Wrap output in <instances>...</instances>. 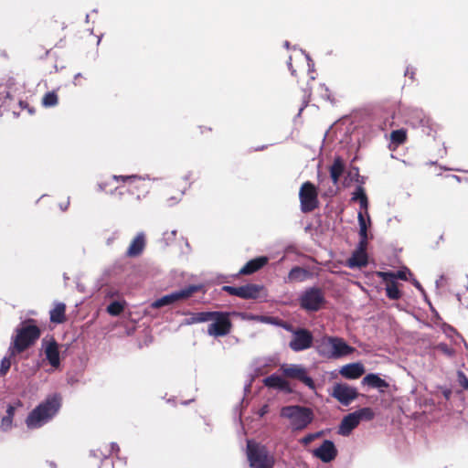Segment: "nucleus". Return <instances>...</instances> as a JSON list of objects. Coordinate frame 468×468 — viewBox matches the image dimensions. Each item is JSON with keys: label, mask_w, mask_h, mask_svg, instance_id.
I'll list each match as a JSON object with an SVG mask.
<instances>
[{"label": "nucleus", "mask_w": 468, "mask_h": 468, "mask_svg": "<svg viewBox=\"0 0 468 468\" xmlns=\"http://www.w3.org/2000/svg\"><path fill=\"white\" fill-rule=\"evenodd\" d=\"M318 355L327 359H338L353 354L356 349L342 337L324 335L315 342Z\"/></svg>", "instance_id": "f257e3e1"}, {"label": "nucleus", "mask_w": 468, "mask_h": 468, "mask_svg": "<svg viewBox=\"0 0 468 468\" xmlns=\"http://www.w3.org/2000/svg\"><path fill=\"white\" fill-rule=\"evenodd\" d=\"M60 398L57 395L48 398L37 406L27 417L26 424L29 429H37L48 423L58 411Z\"/></svg>", "instance_id": "f03ea898"}, {"label": "nucleus", "mask_w": 468, "mask_h": 468, "mask_svg": "<svg viewBox=\"0 0 468 468\" xmlns=\"http://www.w3.org/2000/svg\"><path fill=\"white\" fill-rule=\"evenodd\" d=\"M112 179L116 182L122 181L127 184V188L117 186L115 191L122 196L126 192L134 197L136 201L144 198L150 192L152 183L149 178L137 176H113Z\"/></svg>", "instance_id": "7ed1b4c3"}, {"label": "nucleus", "mask_w": 468, "mask_h": 468, "mask_svg": "<svg viewBox=\"0 0 468 468\" xmlns=\"http://www.w3.org/2000/svg\"><path fill=\"white\" fill-rule=\"evenodd\" d=\"M40 335V329L35 324H23L17 328L9 347L10 356H15L25 352L35 345Z\"/></svg>", "instance_id": "20e7f679"}, {"label": "nucleus", "mask_w": 468, "mask_h": 468, "mask_svg": "<svg viewBox=\"0 0 468 468\" xmlns=\"http://www.w3.org/2000/svg\"><path fill=\"white\" fill-rule=\"evenodd\" d=\"M280 416L290 420L291 428L294 431L304 430L314 420L313 410L299 405L282 407Z\"/></svg>", "instance_id": "39448f33"}, {"label": "nucleus", "mask_w": 468, "mask_h": 468, "mask_svg": "<svg viewBox=\"0 0 468 468\" xmlns=\"http://www.w3.org/2000/svg\"><path fill=\"white\" fill-rule=\"evenodd\" d=\"M247 457L251 468H273L275 457L265 445L247 442Z\"/></svg>", "instance_id": "423d86ee"}, {"label": "nucleus", "mask_w": 468, "mask_h": 468, "mask_svg": "<svg viewBox=\"0 0 468 468\" xmlns=\"http://www.w3.org/2000/svg\"><path fill=\"white\" fill-rule=\"evenodd\" d=\"M222 290L229 295L237 296L244 300H259L265 298L267 295L265 287L256 283H247L239 287L224 285Z\"/></svg>", "instance_id": "0eeeda50"}, {"label": "nucleus", "mask_w": 468, "mask_h": 468, "mask_svg": "<svg viewBox=\"0 0 468 468\" xmlns=\"http://www.w3.org/2000/svg\"><path fill=\"white\" fill-rule=\"evenodd\" d=\"M211 322L207 326V334L214 337L225 336L229 335L232 329V322L229 313L227 312H211Z\"/></svg>", "instance_id": "6e6552de"}, {"label": "nucleus", "mask_w": 468, "mask_h": 468, "mask_svg": "<svg viewBox=\"0 0 468 468\" xmlns=\"http://www.w3.org/2000/svg\"><path fill=\"white\" fill-rule=\"evenodd\" d=\"M301 211L310 213L319 207L318 190L310 181L302 184L299 190Z\"/></svg>", "instance_id": "1a4fd4ad"}, {"label": "nucleus", "mask_w": 468, "mask_h": 468, "mask_svg": "<svg viewBox=\"0 0 468 468\" xmlns=\"http://www.w3.org/2000/svg\"><path fill=\"white\" fill-rule=\"evenodd\" d=\"M324 303V292L318 287H311L305 290L300 297V306L308 312L319 311Z\"/></svg>", "instance_id": "9d476101"}, {"label": "nucleus", "mask_w": 468, "mask_h": 468, "mask_svg": "<svg viewBox=\"0 0 468 468\" xmlns=\"http://www.w3.org/2000/svg\"><path fill=\"white\" fill-rule=\"evenodd\" d=\"M292 339L289 347L294 352H300L310 348L313 346L314 335L305 328L292 329Z\"/></svg>", "instance_id": "9b49d317"}, {"label": "nucleus", "mask_w": 468, "mask_h": 468, "mask_svg": "<svg viewBox=\"0 0 468 468\" xmlns=\"http://www.w3.org/2000/svg\"><path fill=\"white\" fill-rule=\"evenodd\" d=\"M284 377L292 379H297L303 383L305 386L310 388L311 389L315 388V384L314 379L308 376L307 370L302 365L290 364L283 365L281 367Z\"/></svg>", "instance_id": "f8f14e48"}, {"label": "nucleus", "mask_w": 468, "mask_h": 468, "mask_svg": "<svg viewBox=\"0 0 468 468\" xmlns=\"http://www.w3.org/2000/svg\"><path fill=\"white\" fill-rule=\"evenodd\" d=\"M200 289V286L197 285H189L180 291L174 292L170 294H166L157 300H155L152 303V307L160 308L165 305L172 304L177 301L187 299L192 296L193 293L197 292Z\"/></svg>", "instance_id": "ddd939ff"}, {"label": "nucleus", "mask_w": 468, "mask_h": 468, "mask_svg": "<svg viewBox=\"0 0 468 468\" xmlns=\"http://www.w3.org/2000/svg\"><path fill=\"white\" fill-rule=\"evenodd\" d=\"M333 397L335 398L340 403L347 406L353 401L358 395L356 388L346 384H336L334 387Z\"/></svg>", "instance_id": "4468645a"}, {"label": "nucleus", "mask_w": 468, "mask_h": 468, "mask_svg": "<svg viewBox=\"0 0 468 468\" xmlns=\"http://www.w3.org/2000/svg\"><path fill=\"white\" fill-rule=\"evenodd\" d=\"M313 455L323 463H330L337 456V449L330 440H324L320 447L313 451Z\"/></svg>", "instance_id": "2eb2a0df"}, {"label": "nucleus", "mask_w": 468, "mask_h": 468, "mask_svg": "<svg viewBox=\"0 0 468 468\" xmlns=\"http://www.w3.org/2000/svg\"><path fill=\"white\" fill-rule=\"evenodd\" d=\"M410 122L413 127L420 128L421 132L426 135H431L435 132L434 123L431 119L422 112H414L410 116Z\"/></svg>", "instance_id": "dca6fc26"}, {"label": "nucleus", "mask_w": 468, "mask_h": 468, "mask_svg": "<svg viewBox=\"0 0 468 468\" xmlns=\"http://www.w3.org/2000/svg\"><path fill=\"white\" fill-rule=\"evenodd\" d=\"M146 246L145 235L143 232H139L131 241L127 250L126 256L134 258L140 256L144 250Z\"/></svg>", "instance_id": "f3484780"}, {"label": "nucleus", "mask_w": 468, "mask_h": 468, "mask_svg": "<svg viewBox=\"0 0 468 468\" xmlns=\"http://www.w3.org/2000/svg\"><path fill=\"white\" fill-rule=\"evenodd\" d=\"M269 261L268 257L260 256L249 261L239 271L240 275L252 274L263 268Z\"/></svg>", "instance_id": "a211bd4d"}, {"label": "nucleus", "mask_w": 468, "mask_h": 468, "mask_svg": "<svg viewBox=\"0 0 468 468\" xmlns=\"http://www.w3.org/2000/svg\"><path fill=\"white\" fill-rule=\"evenodd\" d=\"M45 355L48 363L58 368L60 365L58 345L55 339H51L45 346Z\"/></svg>", "instance_id": "6ab92c4d"}, {"label": "nucleus", "mask_w": 468, "mask_h": 468, "mask_svg": "<svg viewBox=\"0 0 468 468\" xmlns=\"http://www.w3.org/2000/svg\"><path fill=\"white\" fill-rule=\"evenodd\" d=\"M364 372V366L360 363L347 364L340 369V374L347 379H356L360 378Z\"/></svg>", "instance_id": "aec40b11"}, {"label": "nucleus", "mask_w": 468, "mask_h": 468, "mask_svg": "<svg viewBox=\"0 0 468 468\" xmlns=\"http://www.w3.org/2000/svg\"><path fill=\"white\" fill-rule=\"evenodd\" d=\"M359 422L358 417L355 412L345 416L339 426V433L344 436L348 435Z\"/></svg>", "instance_id": "412c9836"}, {"label": "nucleus", "mask_w": 468, "mask_h": 468, "mask_svg": "<svg viewBox=\"0 0 468 468\" xmlns=\"http://www.w3.org/2000/svg\"><path fill=\"white\" fill-rule=\"evenodd\" d=\"M264 385L268 388H278L281 390H290V384L281 376L272 374L263 380Z\"/></svg>", "instance_id": "4be33fe9"}, {"label": "nucleus", "mask_w": 468, "mask_h": 468, "mask_svg": "<svg viewBox=\"0 0 468 468\" xmlns=\"http://www.w3.org/2000/svg\"><path fill=\"white\" fill-rule=\"evenodd\" d=\"M345 171V163L340 156L334 159L332 165L329 168L330 177L334 185H337L341 176Z\"/></svg>", "instance_id": "5701e85b"}, {"label": "nucleus", "mask_w": 468, "mask_h": 468, "mask_svg": "<svg viewBox=\"0 0 468 468\" xmlns=\"http://www.w3.org/2000/svg\"><path fill=\"white\" fill-rule=\"evenodd\" d=\"M50 322L54 324H62L66 321V304L58 303L49 312Z\"/></svg>", "instance_id": "b1692460"}, {"label": "nucleus", "mask_w": 468, "mask_h": 468, "mask_svg": "<svg viewBox=\"0 0 468 468\" xmlns=\"http://www.w3.org/2000/svg\"><path fill=\"white\" fill-rule=\"evenodd\" d=\"M358 223H359V236H360V241L358 244V248L356 250H362L363 251H367V227L366 224L365 218L363 216L362 212H358L357 215Z\"/></svg>", "instance_id": "393cba45"}, {"label": "nucleus", "mask_w": 468, "mask_h": 468, "mask_svg": "<svg viewBox=\"0 0 468 468\" xmlns=\"http://www.w3.org/2000/svg\"><path fill=\"white\" fill-rule=\"evenodd\" d=\"M367 251H363V249L356 250L348 260V266L351 268H360L367 266Z\"/></svg>", "instance_id": "a878e982"}, {"label": "nucleus", "mask_w": 468, "mask_h": 468, "mask_svg": "<svg viewBox=\"0 0 468 468\" xmlns=\"http://www.w3.org/2000/svg\"><path fill=\"white\" fill-rule=\"evenodd\" d=\"M362 382H363V384H366L370 388H379V389L387 388L389 386L388 383L385 379L381 378L377 374H373V373L367 374L363 378Z\"/></svg>", "instance_id": "bb28decb"}, {"label": "nucleus", "mask_w": 468, "mask_h": 468, "mask_svg": "<svg viewBox=\"0 0 468 468\" xmlns=\"http://www.w3.org/2000/svg\"><path fill=\"white\" fill-rule=\"evenodd\" d=\"M386 283V295L390 300H399L402 296L399 284L393 280H382Z\"/></svg>", "instance_id": "cd10ccee"}, {"label": "nucleus", "mask_w": 468, "mask_h": 468, "mask_svg": "<svg viewBox=\"0 0 468 468\" xmlns=\"http://www.w3.org/2000/svg\"><path fill=\"white\" fill-rule=\"evenodd\" d=\"M410 273V270L405 268L404 270H399L397 271H379L378 272V276L380 277L382 280H402L407 281L408 277L407 274Z\"/></svg>", "instance_id": "c85d7f7f"}, {"label": "nucleus", "mask_w": 468, "mask_h": 468, "mask_svg": "<svg viewBox=\"0 0 468 468\" xmlns=\"http://www.w3.org/2000/svg\"><path fill=\"white\" fill-rule=\"evenodd\" d=\"M309 276V271L302 267H293L288 274V282H303Z\"/></svg>", "instance_id": "c756f323"}, {"label": "nucleus", "mask_w": 468, "mask_h": 468, "mask_svg": "<svg viewBox=\"0 0 468 468\" xmlns=\"http://www.w3.org/2000/svg\"><path fill=\"white\" fill-rule=\"evenodd\" d=\"M352 201H358L361 209L367 210L368 199L363 186H358L353 193Z\"/></svg>", "instance_id": "7c9ffc66"}, {"label": "nucleus", "mask_w": 468, "mask_h": 468, "mask_svg": "<svg viewBox=\"0 0 468 468\" xmlns=\"http://www.w3.org/2000/svg\"><path fill=\"white\" fill-rule=\"evenodd\" d=\"M211 318V312H198L190 314L189 318L186 320V324H197L208 322Z\"/></svg>", "instance_id": "2f4dec72"}, {"label": "nucleus", "mask_w": 468, "mask_h": 468, "mask_svg": "<svg viewBox=\"0 0 468 468\" xmlns=\"http://www.w3.org/2000/svg\"><path fill=\"white\" fill-rule=\"evenodd\" d=\"M15 407L9 405L6 410V415L3 417L1 420V429L3 431H7L12 426L13 418L15 415Z\"/></svg>", "instance_id": "473e14b6"}, {"label": "nucleus", "mask_w": 468, "mask_h": 468, "mask_svg": "<svg viewBox=\"0 0 468 468\" xmlns=\"http://www.w3.org/2000/svg\"><path fill=\"white\" fill-rule=\"evenodd\" d=\"M390 140L397 145L404 144L407 140L406 131L403 129L392 131L390 133Z\"/></svg>", "instance_id": "72a5a7b5"}, {"label": "nucleus", "mask_w": 468, "mask_h": 468, "mask_svg": "<svg viewBox=\"0 0 468 468\" xmlns=\"http://www.w3.org/2000/svg\"><path fill=\"white\" fill-rule=\"evenodd\" d=\"M58 97L56 91H48L42 98V104L45 107H53L58 104Z\"/></svg>", "instance_id": "f704fd0d"}, {"label": "nucleus", "mask_w": 468, "mask_h": 468, "mask_svg": "<svg viewBox=\"0 0 468 468\" xmlns=\"http://www.w3.org/2000/svg\"><path fill=\"white\" fill-rule=\"evenodd\" d=\"M123 311V305L119 302H112L107 307V312L112 315H119Z\"/></svg>", "instance_id": "c9c22d12"}, {"label": "nucleus", "mask_w": 468, "mask_h": 468, "mask_svg": "<svg viewBox=\"0 0 468 468\" xmlns=\"http://www.w3.org/2000/svg\"><path fill=\"white\" fill-rule=\"evenodd\" d=\"M355 413L357 415L359 421L363 419L369 420L374 417V413L370 408L360 409L355 411Z\"/></svg>", "instance_id": "e433bc0d"}, {"label": "nucleus", "mask_w": 468, "mask_h": 468, "mask_svg": "<svg viewBox=\"0 0 468 468\" xmlns=\"http://www.w3.org/2000/svg\"><path fill=\"white\" fill-rule=\"evenodd\" d=\"M323 434H324V431H317V432H314V433H309L306 436L303 437L300 440V442L303 445L306 446V445L310 444L315 439H318V438L322 437Z\"/></svg>", "instance_id": "4c0bfd02"}, {"label": "nucleus", "mask_w": 468, "mask_h": 468, "mask_svg": "<svg viewBox=\"0 0 468 468\" xmlns=\"http://www.w3.org/2000/svg\"><path fill=\"white\" fill-rule=\"evenodd\" d=\"M11 367V356H5L0 363V376L4 377L7 374Z\"/></svg>", "instance_id": "58836bf2"}, {"label": "nucleus", "mask_w": 468, "mask_h": 468, "mask_svg": "<svg viewBox=\"0 0 468 468\" xmlns=\"http://www.w3.org/2000/svg\"><path fill=\"white\" fill-rule=\"evenodd\" d=\"M457 378L459 385L465 390H468V378L463 371H458Z\"/></svg>", "instance_id": "ea45409f"}, {"label": "nucleus", "mask_w": 468, "mask_h": 468, "mask_svg": "<svg viewBox=\"0 0 468 468\" xmlns=\"http://www.w3.org/2000/svg\"><path fill=\"white\" fill-rule=\"evenodd\" d=\"M437 348H438V350H440L441 352H442L444 355H446L449 357H451V356H452L454 355L453 348L450 347L446 344H440L437 346Z\"/></svg>", "instance_id": "a19ab883"}, {"label": "nucleus", "mask_w": 468, "mask_h": 468, "mask_svg": "<svg viewBox=\"0 0 468 468\" xmlns=\"http://www.w3.org/2000/svg\"><path fill=\"white\" fill-rule=\"evenodd\" d=\"M212 131H213L212 127L200 125L197 129V135L202 136V135L212 133Z\"/></svg>", "instance_id": "79ce46f5"}, {"label": "nucleus", "mask_w": 468, "mask_h": 468, "mask_svg": "<svg viewBox=\"0 0 468 468\" xmlns=\"http://www.w3.org/2000/svg\"><path fill=\"white\" fill-rule=\"evenodd\" d=\"M267 406L263 407L261 411V416H263L267 412Z\"/></svg>", "instance_id": "37998d69"}, {"label": "nucleus", "mask_w": 468, "mask_h": 468, "mask_svg": "<svg viewBox=\"0 0 468 468\" xmlns=\"http://www.w3.org/2000/svg\"><path fill=\"white\" fill-rule=\"evenodd\" d=\"M450 394H451V391H450V390H448V391H445V392H444V396H445L447 399L449 398Z\"/></svg>", "instance_id": "c03bdc74"}, {"label": "nucleus", "mask_w": 468, "mask_h": 468, "mask_svg": "<svg viewBox=\"0 0 468 468\" xmlns=\"http://www.w3.org/2000/svg\"><path fill=\"white\" fill-rule=\"evenodd\" d=\"M415 286L418 287V288H420V284L419 283V282H415Z\"/></svg>", "instance_id": "a18cd8bd"}]
</instances>
